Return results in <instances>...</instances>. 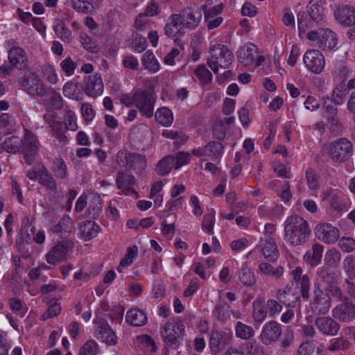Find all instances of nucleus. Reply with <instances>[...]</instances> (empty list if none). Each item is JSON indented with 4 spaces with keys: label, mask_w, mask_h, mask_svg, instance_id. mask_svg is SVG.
<instances>
[{
    "label": "nucleus",
    "mask_w": 355,
    "mask_h": 355,
    "mask_svg": "<svg viewBox=\"0 0 355 355\" xmlns=\"http://www.w3.org/2000/svg\"><path fill=\"white\" fill-rule=\"evenodd\" d=\"M51 170L57 178L64 179L67 176V165L62 159H55Z\"/></svg>",
    "instance_id": "nucleus-52"
},
{
    "label": "nucleus",
    "mask_w": 355,
    "mask_h": 355,
    "mask_svg": "<svg viewBox=\"0 0 355 355\" xmlns=\"http://www.w3.org/2000/svg\"><path fill=\"white\" fill-rule=\"evenodd\" d=\"M79 88V83L67 82L63 87V94L66 97H68L73 100L80 101V94L77 92Z\"/></svg>",
    "instance_id": "nucleus-46"
},
{
    "label": "nucleus",
    "mask_w": 355,
    "mask_h": 355,
    "mask_svg": "<svg viewBox=\"0 0 355 355\" xmlns=\"http://www.w3.org/2000/svg\"><path fill=\"white\" fill-rule=\"evenodd\" d=\"M334 16L338 22L345 26H355V7L349 5L338 6Z\"/></svg>",
    "instance_id": "nucleus-15"
},
{
    "label": "nucleus",
    "mask_w": 355,
    "mask_h": 355,
    "mask_svg": "<svg viewBox=\"0 0 355 355\" xmlns=\"http://www.w3.org/2000/svg\"><path fill=\"white\" fill-rule=\"evenodd\" d=\"M276 297L280 303L284 304L286 306L299 307L300 305V295L294 294L291 288L286 287L284 289H279L277 293Z\"/></svg>",
    "instance_id": "nucleus-23"
},
{
    "label": "nucleus",
    "mask_w": 355,
    "mask_h": 355,
    "mask_svg": "<svg viewBox=\"0 0 355 355\" xmlns=\"http://www.w3.org/2000/svg\"><path fill=\"white\" fill-rule=\"evenodd\" d=\"M253 319L256 322H262L267 315V308L260 301L253 302Z\"/></svg>",
    "instance_id": "nucleus-50"
},
{
    "label": "nucleus",
    "mask_w": 355,
    "mask_h": 355,
    "mask_svg": "<svg viewBox=\"0 0 355 355\" xmlns=\"http://www.w3.org/2000/svg\"><path fill=\"white\" fill-rule=\"evenodd\" d=\"M141 62L143 66L150 71L156 72L159 70V64L150 51H148L144 54Z\"/></svg>",
    "instance_id": "nucleus-41"
},
{
    "label": "nucleus",
    "mask_w": 355,
    "mask_h": 355,
    "mask_svg": "<svg viewBox=\"0 0 355 355\" xmlns=\"http://www.w3.org/2000/svg\"><path fill=\"white\" fill-rule=\"evenodd\" d=\"M194 73L202 85H207L211 81L212 74L205 64L199 65L194 70Z\"/></svg>",
    "instance_id": "nucleus-47"
},
{
    "label": "nucleus",
    "mask_w": 355,
    "mask_h": 355,
    "mask_svg": "<svg viewBox=\"0 0 355 355\" xmlns=\"http://www.w3.org/2000/svg\"><path fill=\"white\" fill-rule=\"evenodd\" d=\"M207 155L213 160L218 159L223 154V146L218 141H209L206 145Z\"/></svg>",
    "instance_id": "nucleus-42"
},
{
    "label": "nucleus",
    "mask_w": 355,
    "mask_h": 355,
    "mask_svg": "<svg viewBox=\"0 0 355 355\" xmlns=\"http://www.w3.org/2000/svg\"><path fill=\"white\" fill-rule=\"evenodd\" d=\"M315 325L324 336H334L338 334L340 325L333 317L322 316L315 320Z\"/></svg>",
    "instance_id": "nucleus-12"
},
{
    "label": "nucleus",
    "mask_w": 355,
    "mask_h": 355,
    "mask_svg": "<svg viewBox=\"0 0 355 355\" xmlns=\"http://www.w3.org/2000/svg\"><path fill=\"white\" fill-rule=\"evenodd\" d=\"M338 245L345 252H351L355 250V240L351 237H342L338 241Z\"/></svg>",
    "instance_id": "nucleus-64"
},
{
    "label": "nucleus",
    "mask_w": 355,
    "mask_h": 355,
    "mask_svg": "<svg viewBox=\"0 0 355 355\" xmlns=\"http://www.w3.org/2000/svg\"><path fill=\"white\" fill-rule=\"evenodd\" d=\"M97 338L109 345L116 343V336L105 321H102L98 327Z\"/></svg>",
    "instance_id": "nucleus-28"
},
{
    "label": "nucleus",
    "mask_w": 355,
    "mask_h": 355,
    "mask_svg": "<svg viewBox=\"0 0 355 355\" xmlns=\"http://www.w3.org/2000/svg\"><path fill=\"white\" fill-rule=\"evenodd\" d=\"M53 31L63 42L69 43L71 40V33L67 27L63 19L56 18L53 21Z\"/></svg>",
    "instance_id": "nucleus-31"
},
{
    "label": "nucleus",
    "mask_w": 355,
    "mask_h": 355,
    "mask_svg": "<svg viewBox=\"0 0 355 355\" xmlns=\"http://www.w3.org/2000/svg\"><path fill=\"white\" fill-rule=\"evenodd\" d=\"M236 336L242 339H250L254 335L253 328L241 322H238L235 327Z\"/></svg>",
    "instance_id": "nucleus-44"
},
{
    "label": "nucleus",
    "mask_w": 355,
    "mask_h": 355,
    "mask_svg": "<svg viewBox=\"0 0 355 355\" xmlns=\"http://www.w3.org/2000/svg\"><path fill=\"white\" fill-rule=\"evenodd\" d=\"M212 134L213 136L218 140H223L225 137L226 128L221 120H217L214 123Z\"/></svg>",
    "instance_id": "nucleus-63"
},
{
    "label": "nucleus",
    "mask_w": 355,
    "mask_h": 355,
    "mask_svg": "<svg viewBox=\"0 0 355 355\" xmlns=\"http://www.w3.org/2000/svg\"><path fill=\"white\" fill-rule=\"evenodd\" d=\"M257 53V46L251 43L247 44L239 49L237 52L238 60L244 66L253 64Z\"/></svg>",
    "instance_id": "nucleus-20"
},
{
    "label": "nucleus",
    "mask_w": 355,
    "mask_h": 355,
    "mask_svg": "<svg viewBox=\"0 0 355 355\" xmlns=\"http://www.w3.org/2000/svg\"><path fill=\"white\" fill-rule=\"evenodd\" d=\"M303 60L306 67L315 73H320L324 67V58L318 50L307 51Z\"/></svg>",
    "instance_id": "nucleus-13"
},
{
    "label": "nucleus",
    "mask_w": 355,
    "mask_h": 355,
    "mask_svg": "<svg viewBox=\"0 0 355 355\" xmlns=\"http://www.w3.org/2000/svg\"><path fill=\"white\" fill-rule=\"evenodd\" d=\"M326 290L330 294V297L331 296L339 300L340 301L343 300L345 297H347L343 295L341 288L333 282H329L327 284Z\"/></svg>",
    "instance_id": "nucleus-60"
},
{
    "label": "nucleus",
    "mask_w": 355,
    "mask_h": 355,
    "mask_svg": "<svg viewBox=\"0 0 355 355\" xmlns=\"http://www.w3.org/2000/svg\"><path fill=\"white\" fill-rule=\"evenodd\" d=\"M315 234L320 241L327 244L335 243L340 236L339 230L328 223L318 224L315 228Z\"/></svg>",
    "instance_id": "nucleus-10"
},
{
    "label": "nucleus",
    "mask_w": 355,
    "mask_h": 355,
    "mask_svg": "<svg viewBox=\"0 0 355 355\" xmlns=\"http://www.w3.org/2000/svg\"><path fill=\"white\" fill-rule=\"evenodd\" d=\"M313 297L309 306L312 313L317 315H325L331 306V299L329 294L323 291L319 284H315Z\"/></svg>",
    "instance_id": "nucleus-6"
},
{
    "label": "nucleus",
    "mask_w": 355,
    "mask_h": 355,
    "mask_svg": "<svg viewBox=\"0 0 355 355\" xmlns=\"http://www.w3.org/2000/svg\"><path fill=\"white\" fill-rule=\"evenodd\" d=\"M238 277L241 284L245 286H252L256 284V277L254 272L244 263L238 272Z\"/></svg>",
    "instance_id": "nucleus-32"
},
{
    "label": "nucleus",
    "mask_w": 355,
    "mask_h": 355,
    "mask_svg": "<svg viewBox=\"0 0 355 355\" xmlns=\"http://www.w3.org/2000/svg\"><path fill=\"white\" fill-rule=\"evenodd\" d=\"M319 43L320 47L324 49L327 48L329 49H334L337 45L336 35L331 30L323 28Z\"/></svg>",
    "instance_id": "nucleus-35"
},
{
    "label": "nucleus",
    "mask_w": 355,
    "mask_h": 355,
    "mask_svg": "<svg viewBox=\"0 0 355 355\" xmlns=\"http://www.w3.org/2000/svg\"><path fill=\"white\" fill-rule=\"evenodd\" d=\"M173 167H175V157L174 155H168L157 163L156 172L159 175H166Z\"/></svg>",
    "instance_id": "nucleus-36"
},
{
    "label": "nucleus",
    "mask_w": 355,
    "mask_h": 355,
    "mask_svg": "<svg viewBox=\"0 0 355 355\" xmlns=\"http://www.w3.org/2000/svg\"><path fill=\"white\" fill-rule=\"evenodd\" d=\"M38 146L39 143L35 135L32 132L26 130L19 150L23 153L28 164H31L33 162Z\"/></svg>",
    "instance_id": "nucleus-9"
},
{
    "label": "nucleus",
    "mask_w": 355,
    "mask_h": 355,
    "mask_svg": "<svg viewBox=\"0 0 355 355\" xmlns=\"http://www.w3.org/2000/svg\"><path fill=\"white\" fill-rule=\"evenodd\" d=\"M309 16L305 12H300L297 15L300 35L304 33L307 28L313 27V21L311 20Z\"/></svg>",
    "instance_id": "nucleus-51"
},
{
    "label": "nucleus",
    "mask_w": 355,
    "mask_h": 355,
    "mask_svg": "<svg viewBox=\"0 0 355 355\" xmlns=\"http://www.w3.org/2000/svg\"><path fill=\"white\" fill-rule=\"evenodd\" d=\"M323 107L325 110V117L326 119L334 117L338 115L337 105L333 103V100L329 97L323 98Z\"/></svg>",
    "instance_id": "nucleus-59"
},
{
    "label": "nucleus",
    "mask_w": 355,
    "mask_h": 355,
    "mask_svg": "<svg viewBox=\"0 0 355 355\" xmlns=\"http://www.w3.org/2000/svg\"><path fill=\"white\" fill-rule=\"evenodd\" d=\"M98 351L95 340H87L79 350V355H96Z\"/></svg>",
    "instance_id": "nucleus-55"
},
{
    "label": "nucleus",
    "mask_w": 355,
    "mask_h": 355,
    "mask_svg": "<svg viewBox=\"0 0 355 355\" xmlns=\"http://www.w3.org/2000/svg\"><path fill=\"white\" fill-rule=\"evenodd\" d=\"M117 164L128 170L136 171L142 173L146 166V160L144 155L132 153L126 150H121L116 154Z\"/></svg>",
    "instance_id": "nucleus-5"
},
{
    "label": "nucleus",
    "mask_w": 355,
    "mask_h": 355,
    "mask_svg": "<svg viewBox=\"0 0 355 355\" xmlns=\"http://www.w3.org/2000/svg\"><path fill=\"white\" fill-rule=\"evenodd\" d=\"M309 17L316 24H322L324 19V8L320 0H311L308 6Z\"/></svg>",
    "instance_id": "nucleus-25"
},
{
    "label": "nucleus",
    "mask_w": 355,
    "mask_h": 355,
    "mask_svg": "<svg viewBox=\"0 0 355 355\" xmlns=\"http://www.w3.org/2000/svg\"><path fill=\"white\" fill-rule=\"evenodd\" d=\"M327 126L334 136L342 135L343 125L339 120L338 115L327 119Z\"/></svg>",
    "instance_id": "nucleus-48"
},
{
    "label": "nucleus",
    "mask_w": 355,
    "mask_h": 355,
    "mask_svg": "<svg viewBox=\"0 0 355 355\" xmlns=\"http://www.w3.org/2000/svg\"><path fill=\"white\" fill-rule=\"evenodd\" d=\"M214 213L211 211L204 216L202 226V230L209 234H214Z\"/></svg>",
    "instance_id": "nucleus-61"
},
{
    "label": "nucleus",
    "mask_w": 355,
    "mask_h": 355,
    "mask_svg": "<svg viewBox=\"0 0 355 355\" xmlns=\"http://www.w3.org/2000/svg\"><path fill=\"white\" fill-rule=\"evenodd\" d=\"M206 6L202 5L201 9L204 10L205 21L209 30H212L219 26L223 22V17H219L218 15L223 10V5L218 4L212 7L211 8L205 10Z\"/></svg>",
    "instance_id": "nucleus-17"
},
{
    "label": "nucleus",
    "mask_w": 355,
    "mask_h": 355,
    "mask_svg": "<svg viewBox=\"0 0 355 355\" xmlns=\"http://www.w3.org/2000/svg\"><path fill=\"white\" fill-rule=\"evenodd\" d=\"M296 286L300 287L302 297L305 300H308L310 296L309 291L311 286L309 277L307 275H304V277H302L301 281L297 283Z\"/></svg>",
    "instance_id": "nucleus-56"
},
{
    "label": "nucleus",
    "mask_w": 355,
    "mask_h": 355,
    "mask_svg": "<svg viewBox=\"0 0 355 355\" xmlns=\"http://www.w3.org/2000/svg\"><path fill=\"white\" fill-rule=\"evenodd\" d=\"M161 12V8L158 2L155 0H150L146 5L143 12L146 17H155Z\"/></svg>",
    "instance_id": "nucleus-62"
},
{
    "label": "nucleus",
    "mask_w": 355,
    "mask_h": 355,
    "mask_svg": "<svg viewBox=\"0 0 355 355\" xmlns=\"http://www.w3.org/2000/svg\"><path fill=\"white\" fill-rule=\"evenodd\" d=\"M259 268L262 273L275 279H279L284 273V268L282 266H278L275 267L268 263H261Z\"/></svg>",
    "instance_id": "nucleus-38"
},
{
    "label": "nucleus",
    "mask_w": 355,
    "mask_h": 355,
    "mask_svg": "<svg viewBox=\"0 0 355 355\" xmlns=\"http://www.w3.org/2000/svg\"><path fill=\"white\" fill-rule=\"evenodd\" d=\"M52 130L54 132L53 135L61 141H67V137L64 135L66 128L62 122L53 121L51 125Z\"/></svg>",
    "instance_id": "nucleus-58"
},
{
    "label": "nucleus",
    "mask_w": 355,
    "mask_h": 355,
    "mask_svg": "<svg viewBox=\"0 0 355 355\" xmlns=\"http://www.w3.org/2000/svg\"><path fill=\"white\" fill-rule=\"evenodd\" d=\"M43 302L49 306L47 311L41 316L42 320H46L58 315L61 312V306L60 303L55 299L44 298Z\"/></svg>",
    "instance_id": "nucleus-33"
},
{
    "label": "nucleus",
    "mask_w": 355,
    "mask_h": 355,
    "mask_svg": "<svg viewBox=\"0 0 355 355\" xmlns=\"http://www.w3.org/2000/svg\"><path fill=\"white\" fill-rule=\"evenodd\" d=\"M73 8L79 12L88 14L92 12L94 6L89 2L84 0H71Z\"/></svg>",
    "instance_id": "nucleus-57"
},
{
    "label": "nucleus",
    "mask_w": 355,
    "mask_h": 355,
    "mask_svg": "<svg viewBox=\"0 0 355 355\" xmlns=\"http://www.w3.org/2000/svg\"><path fill=\"white\" fill-rule=\"evenodd\" d=\"M80 237L85 241L97 236L101 228L98 224L92 220L83 221L79 224Z\"/></svg>",
    "instance_id": "nucleus-24"
},
{
    "label": "nucleus",
    "mask_w": 355,
    "mask_h": 355,
    "mask_svg": "<svg viewBox=\"0 0 355 355\" xmlns=\"http://www.w3.org/2000/svg\"><path fill=\"white\" fill-rule=\"evenodd\" d=\"M136 183L135 178L133 175L127 171H119L116 178V184L119 189L125 195H137V193L133 188Z\"/></svg>",
    "instance_id": "nucleus-14"
},
{
    "label": "nucleus",
    "mask_w": 355,
    "mask_h": 355,
    "mask_svg": "<svg viewBox=\"0 0 355 355\" xmlns=\"http://www.w3.org/2000/svg\"><path fill=\"white\" fill-rule=\"evenodd\" d=\"M73 228V223L71 218L65 215L58 222L51 227L53 233L59 234L63 238H67Z\"/></svg>",
    "instance_id": "nucleus-26"
},
{
    "label": "nucleus",
    "mask_w": 355,
    "mask_h": 355,
    "mask_svg": "<svg viewBox=\"0 0 355 355\" xmlns=\"http://www.w3.org/2000/svg\"><path fill=\"white\" fill-rule=\"evenodd\" d=\"M185 21L184 24V28L193 29L198 26V24L202 18L200 11H195L191 8H187L182 11V15Z\"/></svg>",
    "instance_id": "nucleus-27"
},
{
    "label": "nucleus",
    "mask_w": 355,
    "mask_h": 355,
    "mask_svg": "<svg viewBox=\"0 0 355 355\" xmlns=\"http://www.w3.org/2000/svg\"><path fill=\"white\" fill-rule=\"evenodd\" d=\"M230 306L224 301L219 302L213 310V316L218 320H225L230 317Z\"/></svg>",
    "instance_id": "nucleus-43"
},
{
    "label": "nucleus",
    "mask_w": 355,
    "mask_h": 355,
    "mask_svg": "<svg viewBox=\"0 0 355 355\" xmlns=\"http://www.w3.org/2000/svg\"><path fill=\"white\" fill-rule=\"evenodd\" d=\"M297 355H323L322 349L316 346L313 341L304 342L298 347Z\"/></svg>",
    "instance_id": "nucleus-37"
},
{
    "label": "nucleus",
    "mask_w": 355,
    "mask_h": 355,
    "mask_svg": "<svg viewBox=\"0 0 355 355\" xmlns=\"http://www.w3.org/2000/svg\"><path fill=\"white\" fill-rule=\"evenodd\" d=\"M323 250V245L318 243H315L312 246V252H306L304 255V259L309 263L311 266H317L321 262Z\"/></svg>",
    "instance_id": "nucleus-29"
},
{
    "label": "nucleus",
    "mask_w": 355,
    "mask_h": 355,
    "mask_svg": "<svg viewBox=\"0 0 355 355\" xmlns=\"http://www.w3.org/2000/svg\"><path fill=\"white\" fill-rule=\"evenodd\" d=\"M85 92L92 98H96L103 92V83L100 74L88 76L85 80Z\"/></svg>",
    "instance_id": "nucleus-16"
},
{
    "label": "nucleus",
    "mask_w": 355,
    "mask_h": 355,
    "mask_svg": "<svg viewBox=\"0 0 355 355\" xmlns=\"http://www.w3.org/2000/svg\"><path fill=\"white\" fill-rule=\"evenodd\" d=\"M21 145V139L17 136L6 138L1 143L3 151L15 153L19 151Z\"/></svg>",
    "instance_id": "nucleus-40"
},
{
    "label": "nucleus",
    "mask_w": 355,
    "mask_h": 355,
    "mask_svg": "<svg viewBox=\"0 0 355 355\" xmlns=\"http://www.w3.org/2000/svg\"><path fill=\"white\" fill-rule=\"evenodd\" d=\"M258 247L268 261L272 262L278 259L279 253L275 240L261 239Z\"/></svg>",
    "instance_id": "nucleus-22"
},
{
    "label": "nucleus",
    "mask_w": 355,
    "mask_h": 355,
    "mask_svg": "<svg viewBox=\"0 0 355 355\" xmlns=\"http://www.w3.org/2000/svg\"><path fill=\"white\" fill-rule=\"evenodd\" d=\"M341 260V254L338 250L331 249L328 250L324 255V264L329 267H337Z\"/></svg>",
    "instance_id": "nucleus-45"
},
{
    "label": "nucleus",
    "mask_w": 355,
    "mask_h": 355,
    "mask_svg": "<svg viewBox=\"0 0 355 355\" xmlns=\"http://www.w3.org/2000/svg\"><path fill=\"white\" fill-rule=\"evenodd\" d=\"M184 328L183 322L180 319L162 325L160 334L166 345L173 349H177L184 338Z\"/></svg>",
    "instance_id": "nucleus-2"
},
{
    "label": "nucleus",
    "mask_w": 355,
    "mask_h": 355,
    "mask_svg": "<svg viewBox=\"0 0 355 355\" xmlns=\"http://www.w3.org/2000/svg\"><path fill=\"white\" fill-rule=\"evenodd\" d=\"M349 346L350 343L348 340L343 337H339L331 340L328 350L332 352L345 351L347 349Z\"/></svg>",
    "instance_id": "nucleus-49"
},
{
    "label": "nucleus",
    "mask_w": 355,
    "mask_h": 355,
    "mask_svg": "<svg viewBox=\"0 0 355 355\" xmlns=\"http://www.w3.org/2000/svg\"><path fill=\"white\" fill-rule=\"evenodd\" d=\"M138 342H139L144 348L147 352L155 353L157 351V346L154 340L147 334H143L137 337Z\"/></svg>",
    "instance_id": "nucleus-53"
},
{
    "label": "nucleus",
    "mask_w": 355,
    "mask_h": 355,
    "mask_svg": "<svg viewBox=\"0 0 355 355\" xmlns=\"http://www.w3.org/2000/svg\"><path fill=\"white\" fill-rule=\"evenodd\" d=\"M156 98L148 90H139L135 93V105L148 118L153 115Z\"/></svg>",
    "instance_id": "nucleus-7"
},
{
    "label": "nucleus",
    "mask_w": 355,
    "mask_h": 355,
    "mask_svg": "<svg viewBox=\"0 0 355 355\" xmlns=\"http://www.w3.org/2000/svg\"><path fill=\"white\" fill-rule=\"evenodd\" d=\"M327 153L336 162L348 160L353 154V145L347 138H340L326 145Z\"/></svg>",
    "instance_id": "nucleus-3"
},
{
    "label": "nucleus",
    "mask_w": 355,
    "mask_h": 355,
    "mask_svg": "<svg viewBox=\"0 0 355 355\" xmlns=\"http://www.w3.org/2000/svg\"><path fill=\"white\" fill-rule=\"evenodd\" d=\"M282 334V325L275 321L271 320L263 326L259 338L262 344L270 345L277 341Z\"/></svg>",
    "instance_id": "nucleus-11"
},
{
    "label": "nucleus",
    "mask_w": 355,
    "mask_h": 355,
    "mask_svg": "<svg viewBox=\"0 0 355 355\" xmlns=\"http://www.w3.org/2000/svg\"><path fill=\"white\" fill-rule=\"evenodd\" d=\"M157 121L166 127L170 126L173 121V115L171 110L166 107L157 110L155 114Z\"/></svg>",
    "instance_id": "nucleus-39"
},
{
    "label": "nucleus",
    "mask_w": 355,
    "mask_h": 355,
    "mask_svg": "<svg viewBox=\"0 0 355 355\" xmlns=\"http://www.w3.org/2000/svg\"><path fill=\"white\" fill-rule=\"evenodd\" d=\"M232 335L230 332L213 331L211 334L209 344L212 351L221 350L230 341Z\"/></svg>",
    "instance_id": "nucleus-21"
},
{
    "label": "nucleus",
    "mask_w": 355,
    "mask_h": 355,
    "mask_svg": "<svg viewBox=\"0 0 355 355\" xmlns=\"http://www.w3.org/2000/svg\"><path fill=\"white\" fill-rule=\"evenodd\" d=\"M331 313L338 322H350L355 320V304L348 297H345L334 307Z\"/></svg>",
    "instance_id": "nucleus-8"
},
{
    "label": "nucleus",
    "mask_w": 355,
    "mask_h": 355,
    "mask_svg": "<svg viewBox=\"0 0 355 355\" xmlns=\"http://www.w3.org/2000/svg\"><path fill=\"white\" fill-rule=\"evenodd\" d=\"M69 245L66 243H58L55 245L46 254V261L53 266L64 261L67 258Z\"/></svg>",
    "instance_id": "nucleus-18"
},
{
    "label": "nucleus",
    "mask_w": 355,
    "mask_h": 355,
    "mask_svg": "<svg viewBox=\"0 0 355 355\" xmlns=\"http://www.w3.org/2000/svg\"><path fill=\"white\" fill-rule=\"evenodd\" d=\"M307 184L311 190H318L320 188L318 175L312 168H308L306 171Z\"/></svg>",
    "instance_id": "nucleus-54"
},
{
    "label": "nucleus",
    "mask_w": 355,
    "mask_h": 355,
    "mask_svg": "<svg viewBox=\"0 0 355 355\" xmlns=\"http://www.w3.org/2000/svg\"><path fill=\"white\" fill-rule=\"evenodd\" d=\"M39 182L51 191L57 189V184L51 173L42 166L39 170Z\"/></svg>",
    "instance_id": "nucleus-34"
},
{
    "label": "nucleus",
    "mask_w": 355,
    "mask_h": 355,
    "mask_svg": "<svg viewBox=\"0 0 355 355\" xmlns=\"http://www.w3.org/2000/svg\"><path fill=\"white\" fill-rule=\"evenodd\" d=\"M147 316L146 313L138 309H133L128 311L125 320L130 324L135 327H141L146 324Z\"/></svg>",
    "instance_id": "nucleus-30"
},
{
    "label": "nucleus",
    "mask_w": 355,
    "mask_h": 355,
    "mask_svg": "<svg viewBox=\"0 0 355 355\" xmlns=\"http://www.w3.org/2000/svg\"><path fill=\"white\" fill-rule=\"evenodd\" d=\"M232 53L223 44H218L211 48V57L207 60V64L214 73L218 72L219 67L228 68L232 62Z\"/></svg>",
    "instance_id": "nucleus-4"
},
{
    "label": "nucleus",
    "mask_w": 355,
    "mask_h": 355,
    "mask_svg": "<svg viewBox=\"0 0 355 355\" xmlns=\"http://www.w3.org/2000/svg\"><path fill=\"white\" fill-rule=\"evenodd\" d=\"M8 59L11 65L19 70L24 69L28 66L26 53L19 46H14L10 49Z\"/></svg>",
    "instance_id": "nucleus-19"
},
{
    "label": "nucleus",
    "mask_w": 355,
    "mask_h": 355,
    "mask_svg": "<svg viewBox=\"0 0 355 355\" xmlns=\"http://www.w3.org/2000/svg\"><path fill=\"white\" fill-rule=\"evenodd\" d=\"M284 240L293 247L309 241L311 231L306 220L298 215L288 216L284 225Z\"/></svg>",
    "instance_id": "nucleus-1"
}]
</instances>
